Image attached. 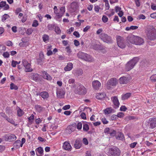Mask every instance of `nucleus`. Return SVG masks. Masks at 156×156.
Here are the masks:
<instances>
[{
	"instance_id": "1",
	"label": "nucleus",
	"mask_w": 156,
	"mask_h": 156,
	"mask_svg": "<svg viewBox=\"0 0 156 156\" xmlns=\"http://www.w3.org/2000/svg\"><path fill=\"white\" fill-rule=\"evenodd\" d=\"M145 32L149 40L154 41L156 39V30L153 26H147L145 28Z\"/></svg>"
},
{
	"instance_id": "2",
	"label": "nucleus",
	"mask_w": 156,
	"mask_h": 156,
	"mask_svg": "<svg viewBox=\"0 0 156 156\" xmlns=\"http://www.w3.org/2000/svg\"><path fill=\"white\" fill-rule=\"evenodd\" d=\"M138 57L134 58L132 59L128 62L126 66V69L128 71L132 69L136 63L138 61Z\"/></svg>"
},
{
	"instance_id": "3",
	"label": "nucleus",
	"mask_w": 156,
	"mask_h": 156,
	"mask_svg": "<svg viewBox=\"0 0 156 156\" xmlns=\"http://www.w3.org/2000/svg\"><path fill=\"white\" fill-rule=\"evenodd\" d=\"M121 151L117 147H114L109 149L108 154L110 156H119Z\"/></svg>"
},
{
	"instance_id": "4",
	"label": "nucleus",
	"mask_w": 156,
	"mask_h": 156,
	"mask_svg": "<svg viewBox=\"0 0 156 156\" xmlns=\"http://www.w3.org/2000/svg\"><path fill=\"white\" fill-rule=\"evenodd\" d=\"M99 37L103 42L106 43L111 44L113 42V40L112 37L105 33L101 34Z\"/></svg>"
},
{
	"instance_id": "5",
	"label": "nucleus",
	"mask_w": 156,
	"mask_h": 156,
	"mask_svg": "<svg viewBox=\"0 0 156 156\" xmlns=\"http://www.w3.org/2000/svg\"><path fill=\"white\" fill-rule=\"evenodd\" d=\"M77 56L79 58L83 59L86 61L90 62L92 60L91 57L90 55L82 51H79L77 54Z\"/></svg>"
},
{
	"instance_id": "6",
	"label": "nucleus",
	"mask_w": 156,
	"mask_h": 156,
	"mask_svg": "<svg viewBox=\"0 0 156 156\" xmlns=\"http://www.w3.org/2000/svg\"><path fill=\"white\" fill-rule=\"evenodd\" d=\"M116 40L117 44L119 47L122 48H123L125 47L126 43L123 37L118 36L116 38Z\"/></svg>"
},
{
	"instance_id": "7",
	"label": "nucleus",
	"mask_w": 156,
	"mask_h": 156,
	"mask_svg": "<svg viewBox=\"0 0 156 156\" xmlns=\"http://www.w3.org/2000/svg\"><path fill=\"white\" fill-rule=\"evenodd\" d=\"M4 139L6 141H12L16 139V136L12 134H9L5 135L4 136Z\"/></svg>"
},
{
	"instance_id": "8",
	"label": "nucleus",
	"mask_w": 156,
	"mask_h": 156,
	"mask_svg": "<svg viewBox=\"0 0 156 156\" xmlns=\"http://www.w3.org/2000/svg\"><path fill=\"white\" fill-rule=\"evenodd\" d=\"M76 93L79 94H83L86 92V89L85 87L83 85H80L78 86L75 90Z\"/></svg>"
},
{
	"instance_id": "9",
	"label": "nucleus",
	"mask_w": 156,
	"mask_h": 156,
	"mask_svg": "<svg viewBox=\"0 0 156 156\" xmlns=\"http://www.w3.org/2000/svg\"><path fill=\"white\" fill-rule=\"evenodd\" d=\"M148 123L150 128L153 129L155 128L156 127V117L150 118L149 120Z\"/></svg>"
},
{
	"instance_id": "10",
	"label": "nucleus",
	"mask_w": 156,
	"mask_h": 156,
	"mask_svg": "<svg viewBox=\"0 0 156 156\" xmlns=\"http://www.w3.org/2000/svg\"><path fill=\"white\" fill-rule=\"evenodd\" d=\"M111 99L114 105V108H117L119 107V103L117 96L112 97Z\"/></svg>"
},
{
	"instance_id": "11",
	"label": "nucleus",
	"mask_w": 156,
	"mask_h": 156,
	"mask_svg": "<svg viewBox=\"0 0 156 156\" xmlns=\"http://www.w3.org/2000/svg\"><path fill=\"white\" fill-rule=\"evenodd\" d=\"M144 43V40L143 38L136 36L134 44L136 45H140L143 44Z\"/></svg>"
},
{
	"instance_id": "12",
	"label": "nucleus",
	"mask_w": 156,
	"mask_h": 156,
	"mask_svg": "<svg viewBox=\"0 0 156 156\" xmlns=\"http://www.w3.org/2000/svg\"><path fill=\"white\" fill-rule=\"evenodd\" d=\"M79 7V4L77 2H74L71 4L70 9L72 12H74Z\"/></svg>"
},
{
	"instance_id": "13",
	"label": "nucleus",
	"mask_w": 156,
	"mask_h": 156,
	"mask_svg": "<svg viewBox=\"0 0 156 156\" xmlns=\"http://www.w3.org/2000/svg\"><path fill=\"white\" fill-rule=\"evenodd\" d=\"M136 36L131 34L128 36L126 38V40L127 42H129L132 44H134L135 43V39Z\"/></svg>"
},
{
	"instance_id": "14",
	"label": "nucleus",
	"mask_w": 156,
	"mask_h": 156,
	"mask_svg": "<svg viewBox=\"0 0 156 156\" xmlns=\"http://www.w3.org/2000/svg\"><path fill=\"white\" fill-rule=\"evenodd\" d=\"M93 88L95 90H98L101 86V83L98 80H95L92 83Z\"/></svg>"
},
{
	"instance_id": "15",
	"label": "nucleus",
	"mask_w": 156,
	"mask_h": 156,
	"mask_svg": "<svg viewBox=\"0 0 156 156\" xmlns=\"http://www.w3.org/2000/svg\"><path fill=\"white\" fill-rule=\"evenodd\" d=\"M65 94V91L62 90H59L56 92L57 97L60 98H63Z\"/></svg>"
},
{
	"instance_id": "16",
	"label": "nucleus",
	"mask_w": 156,
	"mask_h": 156,
	"mask_svg": "<svg viewBox=\"0 0 156 156\" xmlns=\"http://www.w3.org/2000/svg\"><path fill=\"white\" fill-rule=\"evenodd\" d=\"M73 73L75 76L78 77L83 74V70L81 69H77L73 70Z\"/></svg>"
},
{
	"instance_id": "17",
	"label": "nucleus",
	"mask_w": 156,
	"mask_h": 156,
	"mask_svg": "<svg viewBox=\"0 0 156 156\" xmlns=\"http://www.w3.org/2000/svg\"><path fill=\"white\" fill-rule=\"evenodd\" d=\"M129 82V80L128 77L125 76L121 77L119 79V83L120 84H126Z\"/></svg>"
},
{
	"instance_id": "18",
	"label": "nucleus",
	"mask_w": 156,
	"mask_h": 156,
	"mask_svg": "<svg viewBox=\"0 0 156 156\" xmlns=\"http://www.w3.org/2000/svg\"><path fill=\"white\" fill-rule=\"evenodd\" d=\"M108 83L112 86H115L117 83V79L115 78H113L108 80Z\"/></svg>"
},
{
	"instance_id": "19",
	"label": "nucleus",
	"mask_w": 156,
	"mask_h": 156,
	"mask_svg": "<svg viewBox=\"0 0 156 156\" xmlns=\"http://www.w3.org/2000/svg\"><path fill=\"white\" fill-rule=\"evenodd\" d=\"M63 147L65 150L69 151L71 149V146L69 142L66 141L63 143Z\"/></svg>"
},
{
	"instance_id": "20",
	"label": "nucleus",
	"mask_w": 156,
	"mask_h": 156,
	"mask_svg": "<svg viewBox=\"0 0 156 156\" xmlns=\"http://www.w3.org/2000/svg\"><path fill=\"white\" fill-rule=\"evenodd\" d=\"M106 95L104 93H98L96 94V98L98 99H102L104 98Z\"/></svg>"
},
{
	"instance_id": "21",
	"label": "nucleus",
	"mask_w": 156,
	"mask_h": 156,
	"mask_svg": "<svg viewBox=\"0 0 156 156\" xmlns=\"http://www.w3.org/2000/svg\"><path fill=\"white\" fill-rule=\"evenodd\" d=\"M81 141L79 139H77L76 140L74 147L76 149L80 148L81 146Z\"/></svg>"
},
{
	"instance_id": "22",
	"label": "nucleus",
	"mask_w": 156,
	"mask_h": 156,
	"mask_svg": "<svg viewBox=\"0 0 156 156\" xmlns=\"http://www.w3.org/2000/svg\"><path fill=\"white\" fill-rule=\"evenodd\" d=\"M43 77L44 79L48 80H51L52 79L51 77L49 75L47 72L44 71L43 72Z\"/></svg>"
},
{
	"instance_id": "23",
	"label": "nucleus",
	"mask_w": 156,
	"mask_h": 156,
	"mask_svg": "<svg viewBox=\"0 0 156 156\" xmlns=\"http://www.w3.org/2000/svg\"><path fill=\"white\" fill-rule=\"evenodd\" d=\"M21 141L19 140H17L15 141L13 144V146L16 149L19 148L21 147Z\"/></svg>"
},
{
	"instance_id": "24",
	"label": "nucleus",
	"mask_w": 156,
	"mask_h": 156,
	"mask_svg": "<svg viewBox=\"0 0 156 156\" xmlns=\"http://www.w3.org/2000/svg\"><path fill=\"white\" fill-rule=\"evenodd\" d=\"M73 64L72 63L69 62L68 63L66 67L64 68V70L66 71H70L73 68Z\"/></svg>"
},
{
	"instance_id": "25",
	"label": "nucleus",
	"mask_w": 156,
	"mask_h": 156,
	"mask_svg": "<svg viewBox=\"0 0 156 156\" xmlns=\"http://www.w3.org/2000/svg\"><path fill=\"white\" fill-rule=\"evenodd\" d=\"M35 108L37 111L39 113L41 112L44 110V108L39 105H36Z\"/></svg>"
},
{
	"instance_id": "26",
	"label": "nucleus",
	"mask_w": 156,
	"mask_h": 156,
	"mask_svg": "<svg viewBox=\"0 0 156 156\" xmlns=\"http://www.w3.org/2000/svg\"><path fill=\"white\" fill-rule=\"evenodd\" d=\"M39 95L41 96L43 98H47L49 97V95L47 92H43L39 93Z\"/></svg>"
},
{
	"instance_id": "27",
	"label": "nucleus",
	"mask_w": 156,
	"mask_h": 156,
	"mask_svg": "<svg viewBox=\"0 0 156 156\" xmlns=\"http://www.w3.org/2000/svg\"><path fill=\"white\" fill-rule=\"evenodd\" d=\"M131 95V93H127L122 95V99L123 100H126L129 98Z\"/></svg>"
},
{
	"instance_id": "28",
	"label": "nucleus",
	"mask_w": 156,
	"mask_h": 156,
	"mask_svg": "<svg viewBox=\"0 0 156 156\" xmlns=\"http://www.w3.org/2000/svg\"><path fill=\"white\" fill-rule=\"evenodd\" d=\"M116 138L119 140H122L124 138L123 134L121 133H119L116 136Z\"/></svg>"
},
{
	"instance_id": "29",
	"label": "nucleus",
	"mask_w": 156,
	"mask_h": 156,
	"mask_svg": "<svg viewBox=\"0 0 156 156\" xmlns=\"http://www.w3.org/2000/svg\"><path fill=\"white\" fill-rule=\"evenodd\" d=\"M25 71L26 72H31L33 71L31 67V64L30 63L28 64L25 67Z\"/></svg>"
},
{
	"instance_id": "30",
	"label": "nucleus",
	"mask_w": 156,
	"mask_h": 156,
	"mask_svg": "<svg viewBox=\"0 0 156 156\" xmlns=\"http://www.w3.org/2000/svg\"><path fill=\"white\" fill-rule=\"evenodd\" d=\"M72 127V126H69L66 129V132L67 133L70 134L73 131Z\"/></svg>"
},
{
	"instance_id": "31",
	"label": "nucleus",
	"mask_w": 156,
	"mask_h": 156,
	"mask_svg": "<svg viewBox=\"0 0 156 156\" xmlns=\"http://www.w3.org/2000/svg\"><path fill=\"white\" fill-rule=\"evenodd\" d=\"M113 109L111 107L107 108L105 110V112L106 114H109L112 112Z\"/></svg>"
},
{
	"instance_id": "32",
	"label": "nucleus",
	"mask_w": 156,
	"mask_h": 156,
	"mask_svg": "<svg viewBox=\"0 0 156 156\" xmlns=\"http://www.w3.org/2000/svg\"><path fill=\"white\" fill-rule=\"evenodd\" d=\"M55 25L53 24H49L48 25L47 28L48 30H52L54 29Z\"/></svg>"
},
{
	"instance_id": "33",
	"label": "nucleus",
	"mask_w": 156,
	"mask_h": 156,
	"mask_svg": "<svg viewBox=\"0 0 156 156\" xmlns=\"http://www.w3.org/2000/svg\"><path fill=\"white\" fill-rule=\"evenodd\" d=\"M10 89L11 90H17L18 89L17 86L13 83H11L10 84Z\"/></svg>"
},
{
	"instance_id": "34",
	"label": "nucleus",
	"mask_w": 156,
	"mask_h": 156,
	"mask_svg": "<svg viewBox=\"0 0 156 156\" xmlns=\"http://www.w3.org/2000/svg\"><path fill=\"white\" fill-rule=\"evenodd\" d=\"M9 16L8 14H5L2 16V22H4L7 19L9 18Z\"/></svg>"
},
{
	"instance_id": "35",
	"label": "nucleus",
	"mask_w": 156,
	"mask_h": 156,
	"mask_svg": "<svg viewBox=\"0 0 156 156\" xmlns=\"http://www.w3.org/2000/svg\"><path fill=\"white\" fill-rule=\"evenodd\" d=\"M55 31L57 34H60L61 33V30L59 27L58 26H56L55 28Z\"/></svg>"
},
{
	"instance_id": "36",
	"label": "nucleus",
	"mask_w": 156,
	"mask_h": 156,
	"mask_svg": "<svg viewBox=\"0 0 156 156\" xmlns=\"http://www.w3.org/2000/svg\"><path fill=\"white\" fill-rule=\"evenodd\" d=\"M42 38L43 41L45 42L49 40V36L48 35L44 34L43 35Z\"/></svg>"
},
{
	"instance_id": "37",
	"label": "nucleus",
	"mask_w": 156,
	"mask_h": 156,
	"mask_svg": "<svg viewBox=\"0 0 156 156\" xmlns=\"http://www.w3.org/2000/svg\"><path fill=\"white\" fill-rule=\"evenodd\" d=\"M83 129L84 131H87L89 129V126L87 124L83 125Z\"/></svg>"
},
{
	"instance_id": "38",
	"label": "nucleus",
	"mask_w": 156,
	"mask_h": 156,
	"mask_svg": "<svg viewBox=\"0 0 156 156\" xmlns=\"http://www.w3.org/2000/svg\"><path fill=\"white\" fill-rule=\"evenodd\" d=\"M33 31V30L32 28H28L26 31V34L28 35H30L32 33Z\"/></svg>"
},
{
	"instance_id": "39",
	"label": "nucleus",
	"mask_w": 156,
	"mask_h": 156,
	"mask_svg": "<svg viewBox=\"0 0 156 156\" xmlns=\"http://www.w3.org/2000/svg\"><path fill=\"white\" fill-rule=\"evenodd\" d=\"M32 77L33 80L35 81H37L39 79L38 75L37 74H35L34 75L33 74V75H32Z\"/></svg>"
},
{
	"instance_id": "40",
	"label": "nucleus",
	"mask_w": 156,
	"mask_h": 156,
	"mask_svg": "<svg viewBox=\"0 0 156 156\" xmlns=\"http://www.w3.org/2000/svg\"><path fill=\"white\" fill-rule=\"evenodd\" d=\"M6 119L8 122H10V123H11V124H13V125H15V122L12 119H11L9 118H8V117H7Z\"/></svg>"
},
{
	"instance_id": "41",
	"label": "nucleus",
	"mask_w": 156,
	"mask_h": 156,
	"mask_svg": "<svg viewBox=\"0 0 156 156\" xmlns=\"http://www.w3.org/2000/svg\"><path fill=\"white\" fill-rule=\"evenodd\" d=\"M23 111L19 108V109L17 111V114L18 116H21L23 115Z\"/></svg>"
},
{
	"instance_id": "42",
	"label": "nucleus",
	"mask_w": 156,
	"mask_h": 156,
	"mask_svg": "<svg viewBox=\"0 0 156 156\" xmlns=\"http://www.w3.org/2000/svg\"><path fill=\"white\" fill-rule=\"evenodd\" d=\"M108 18L106 16L104 15L102 17V20L103 22L105 23L107 22L108 21Z\"/></svg>"
},
{
	"instance_id": "43",
	"label": "nucleus",
	"mask_w": 156,
	"mask_h": 156,
	"mask_svg": "<svg viewBox=\"0 0 156 156\" xmlns=\"http://www.w3.org/2000/svg\"><path fill=\"white\" fill-rule=\"evenodd\" d=\"M5 47L4 46H2L0 44V53H2L3 51L5 50Z\"/></svg>"
},
{
	"instance_id": "44",
	"label": "nucleus",
	"mask_w": 156,
	"mask_h": 156,
	"mask_svg": "<svg viewBox=\"0 0 156 156\" xmlns=\"http://www.w3.org/2000/svg\"><path fill=\"white\" fill-rule=\"evenodd\" d=\"M37 151L40 154H42L43 153V150L42 148L41 147L37 148Z\"/></svg>"
},
{
	"instance_id": "45",
	"label": "nucleus",
	"mask_w": 156,
	"mask_h": 156,
	"mask_svg": "<svg viewBox=\"0 0 156 156\" xmlns=\"http://www.w3.org/2000/svg\"><path fill=\"white\" fill-rule=\"evenodd\" d=\"M22 63L23 64V66H24V67H25L27 66L28 64H29V63H28L27 61L26 60L24 59L22 61Z\"/></svg>"
},
{
	"instance_id": "46",
	"label": "nucleus",
	"mask_w": 156,
	"mask_h": 156,
	"mask_svg": "<svg viewBox=\"0 0 156 156\" xmlns=\"http://www.w3.org/2000/svg\"><path fill=\"white\" fill-rule=\"evenodd\" d=\"M82 127V123L81 122H79L77 125V128L79 129H81Z\"/></svg>"
},
{
	"instance_id": "47",
	"label": "nucleus",
	"mask_w": 156,
	"mask_h": 156,
	"mask_svg": "<svg viewBox=\"0 0 156 156\" xmlns=\"http://www.w3.org/2000/svg\"><path fill=\"white\" fill-rule=\"evenodd\" d=\"M150 79L153 82H156V76L154 75L150 77Z\"/></svg>"
},
{
	"instance_id": "48",
	"label": "nucleus",
	"mask_w": 156,
	"mask_h": 156,
	"mask_svg": "<svg viewBox=\"0 0 156 156\" xmlns=\"http://www.w3.org/2000/svg\"><path fill=\"white\" fill-rule=\"evenodd\" d=\"M6 2L5 1H1L0 2V7L1 8H3L6 5Z\"/></svg>"
},
{
	"instance_id": "49",
	"label": "nucleus",
	"mask_w": 156,
	"mask_h": 156,
	"mask_svg": "<svg viewBox=\"0 0 156 156\" xmlns=\"http://www.w3.org/2000/svg\"><path fill=\"white\" fill-rule=\"evenodd\" d=\"M37 21L35 20L32 24V26L34 27H36L38 25Z\"/></svg>"
},
{
	"instance_id": "50",
	"label": "nucleus",
	"mask_w": 156,
	"mask_h": 156,
	"mask_svg": "<svg viewBox=\"0 0 156 156\" xmlns=\"http://www.w3.org/2000/svg\"><path fill=\"white\" fill-rule=\"evenodd\" d=\"M22 11V9L21 8H16V9L15 11V14L16 15H17L19 14V13L20 12Z\"/></svg>"
},
{
	"instance_id": "51",
	"label": "nucleus",
	"mask_w": 156,
	"mask_h": 156,
	"mask_svg": "<svg viewBox=\"0 0 156 156\" xmlns=\"http://www.w3.org/2000/svg\"><path fill=\"white\" fill-rule=\"evenodd\" d=\"M124 116V113L122 112H119L118 113L117 116V117L122 118Z\"/></svg>"
},
{
	"instance_id": "52",
	"label": "nucleus",
	"mask_w": 156,
	"mask_h": 156,
	"mask_svg": "<svg viewBox=\"0 0 156 156\" xmlns=\"http://www.w3.org/2000/svg\"><path fill=\"white\" fill-rule=\"evenodd\" d=\"M3 55L5 58H8L9 57V54L8 52H6L3 53Z\"/></svg>"
},
{
	"instance_id": "53",
	"label": "nucleus",
	"mask_w": 156,
	"mask_h": 156,
	"mask_svg": "<svg viewBox=\"0 0 156 156\" xmlns=\"http://www.w3.org/2000/svg\"><path fill=\"white\" fill-rule=\"evenodd\" d=\"M137 144V142H134L130 144L129 146L131 148H133L135 147Z\"/></svg>"
},
{
	"instance_id": "54",
	"label": "nucleus",
	"mask_w": 156,
	"mask_h": 156,
	"mask_svg": "<svg viewBox=\"0 0 156 156\" xmlns=\"http://www.w3.org/2000/svg\"><path fill=\"white\" fill-rule=\"evenodd\" d=\"M127 109V108L125 105H122L121 107L120 110L121 111H125Z\"/></svg>"
},
{
	"instance_id": "55",
	"label": "nucleus",
	"mask_w": 156,
	"mask_h": 156,
	"mask_svg": "<svg viewBox=\"0 0 156 156\" xmlns=\"http://www.w3.org/2000/svg\"><path fill=\"white\" fill-rule=\"evenodd\" d=\"M37 62L38 64L40 65L42 64V58H40L37 59Z\"/></svg>"
},
{
	"instance_id": "56",
	"label": "nucleus",
	"mask_w": 156,
	"mask_h": 156,
	"mask_svg": "<svg viewBox=\"0 0 156 156\" xmlns=\"http://www.w3.org/2000/svg\"><path fill=\"white\" fill-rule=\"evenodd\" d=\"M59 12L62 14H63L65 12V7H62L60 8Z\"/></svg>"
},
{
	"instance_id": "57",
	"label": "nucleus",
	"mask_w": 156,
	"mask_h": 156,
	"mask_svg": "<svg viewBox=\"0 0 156 156\" xmlns=\"http://www.w3.org/2000/svg\"><path fill=\"white\" fill-rule=\"evenodd\" d=\"M83 142L84 144L86 145H87L88 144V142L86 138H84L83 139Z\"/></svg>"
},
{
	"instance_id": "58",
	"label": "nucleus",
	"mask_w": 156,
	"mask_h": 156,
	"mask_svg": "<svg viewBox=\"0 0 156 156\" xmlns=\"http://www.w3.org/2000/svg\"><path fill=\"white\" fill-rule=\"evenodd\" d=\"M111 86L112 85H110V84L109 83L108 81L106 84V87L107 89L108 90L112 88Z\"/></svg>"
},
{
	"instance_id": "59",
	"label": "nucleus",
	"mask_w": 156,
	"mask_h": 156,
	"mask_svg": "<svg viewBox=\"0 0 156 156\" xmlns=\"http://www.w3.org/2000/svg\"><path fill=\"white\" fill-rule=\"evenodd\" d=\"M101 121L103 123L105 124H107L108 123V121L105 118H102L101 119Z\"/></svg>"
},
{
	"instance_id": "60",
	"label": "nucleus",
	"mask_w": 156,
	"mask_h": 156,
	"mask_svg": "<svg viewBox=\"0 0 156 156\" xmlns=\"http://www.w3.org/2000/svg\"><path fill=\"white\" fill-rule=\"evenodd\" d=\"M73 34L77 37H80V34L77 31H74Z\"/></svg>"
},
{
	"instance_id": "61",
	"label": "nucleus",
	"mask_w": 156,
	"mask_h": 156,
	"mask_svg": "<svg viewBox=\"0 0 156 156\" xmlns=\"http://www.w3.org/2000/svg\"><path fill=\"white\" fill-rule=\"evenodd\" d=\"M104 131L105 133H107L108 134L111 133V131H110V129L109 128H106L105 129Z\"/></svg>"
},
{
	"instance_id": "62",
	"label": "nucleus",
	"mask_w": 156,
	"mask_h": 156,
	"mask_svg": "<svg viewBox=\"0 0 156 156\" xmlns=\"http://www.w3.org/2000/svg\"><path fill=\"white\" fill-rule=\"evenodd\" d=\"M80 116L82 118L84 119H86V114L84 113H82L80 115Z\"/></svg>"
},
{
	"instance_id": "63",
	"label": "nucleus",
	"mask_w": 156,
	"mask_h": 156,
	"mask_svg": "<svg viewBox=\"0 0 156 156\" xmlns=\"http://www.w3.org/2000/svg\"><path fill=\"white\" fill-rule=\"evenodd\" d=\"M151 8L153 10H156V5L153 3H151Z\"/></svg>"
},
{
	"instance_id": "64",
	"label": "nucleus",
	"mask_w": 156,
	"mask_h": 156,
	"mask_svg": "<svg viewBox=\"0 0 156 156\" xmlns=\"http://www.w3.org/2000/svg\"><path fill=\"white\" fill-rule=\"evenodd\" d=\"M150 16L152 18L154 19L156 18V12L152 13L150 15Z\"/></svg>"
}]
</instances>
